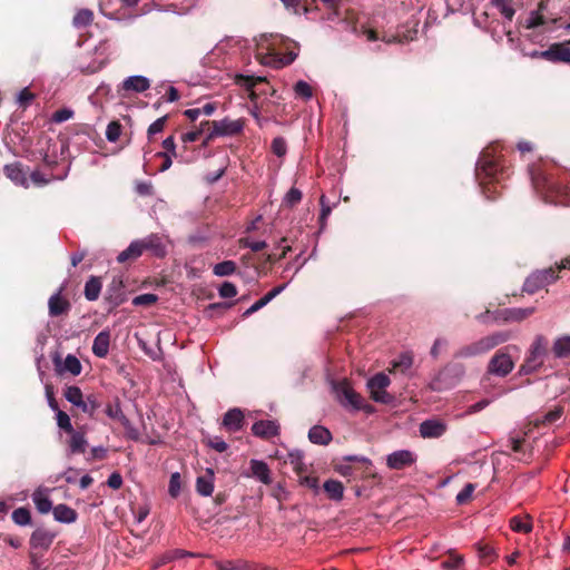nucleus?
Instances as JSON below:
<instances>
[{
	"instance_id": "obj_1",
	"label": "nucleus",
	"mask_w": 570,
	"mask_h": 570,
	"mask_svg": "<svg viewBox=\"0 0 570 570\" xmlns=\"http://www.w3.org/2000/svg\"><path fill=\"white\" fill-rule=\"evenodd\" d=\"M501 158L495 155V147H488L481 154L475 165V178L488 199L494 198L497 185L503 176Z\"/></svg>"
},
{
	"instance_id": "obj_2",
	"label": "nucleus",
	"mask_w": 570,
	"mask_h": 570,
	"mask_svg": "<svg viewBox=\"0 0 570 570\" xmlns=\"http://www.w3.org/2000/svg\"><path fill=\"white\" fill-rule=\"evenodd\" d=\"M529 174L533 189L546 203L570 205L566 199L568 188L560 181L535 166L529 168Z\"/></svg>"
},
{
	"instance_id": "obj_3",
	"label": "nucleus",
	"mask_w": 570,
	"mask_h": 570,
	"mask_svg": "<svg viewBox=\"0 0 570 570\" xmlns=\"http://www.w3.org/2000/svg\"><path fill=\"white\" fill-rule=\"evenodd\" d=\"M511 333L508 331L494 332L490 335L481 337L480 340L461 346L454 353V358H470L488 353L498 345L505 343L510 340Z\"/></svg>"
},
{
	"instance_id": "obj_4",
	"label": "nucleus",
	"mask_w": 570,
	"mask_h": 570,
	"mask_svg": "<svg viewBox=\"0 0 570 570\" xmlns=\"http://www.w3.org/2000/svg\"><path fill=\"white\" fill-rule=\"evenodd\" d=\"M330 384L335 399L344 409L350 411L363 410L367 413L372 412V406L365 403L363 397L354 391L347 380H331Z\"/></svg>"
},
{
	"instance_id": "obj_5",
	"label": "nucleus",
	"mask_w": 570,
	"mask_h": 570,
	"mask_svg": "<svg viewBox=\"0 0 570 570\" xmlns=\"http://www.w3.org/2000/svg\"><path fill=\"white\" fill-rule=\"evenodd\" d=\"M558 279V275L552 267L537 269L532 272L524 281L522 291L528 294H534L539 289L552 284Z\"/></svg>"
},
{
	"instance_id": "obj_6",
	"label": "nucleus",
	"mask_w": 570,
	"mask_h": 570,
	"mask_svg": "<svg viewBox=\"0 0 570 570\" xmlns=\"http://www.w3.org/2000/svg\"><path fill=\"white\" fill-rule=\"evenodd\" d=\"M244 129L243 119L224 118L212 122V130L207 134L206 142L216 137H229L242 132Z\"/></svg>"
},
{
	"instance_id": "obj_7",
	"label": "nucleus",
	"mask_w": 570,
	"mask_h": 570,
	"mask_svg": "<svg viewBox=\"0 0 570 570\" xmlns=\"http://www.w3.org/2000/svg\"><path fill=\"white\" fill-rule=\"evenodd\" d=\"M390 383V377L382 372L375 374L367 381L366 386L375 402L382 404H389L392 402L393 397L385 391Z\"/></svg>"
},
{
	"instance_id": "obj_8",
	"label": "nucleus",
	"mask_w": 570,
	"mask_h": 570,
	"mask_svg": "<svg viewBox=\"0 0 570 570\" xmlns=\"http://www.w3.org/2000/svg\"><path fill=\"white\" fill-rule=\"evenodd\" d=\"M535 307H510L497 309L491 313L492 318L498 323H520L531 316Z\"/></svg>"
},
{
	"instance_id": "obj_9",
	"label": "nucleus",
	"mask_w": 570,
	"mask_h": 570,
	"mask_svg": "<svg viewBox=\"0 0 570 570\" xmlns=\"http://www.w3.org/2000/svg\"><path fill=\"white\" fill-rule=\"evenodd\" d=\"M127 299L122 276H114L107 285L105 301L109 309L116 308Z\"/></svg>"
},
{
	"instance_id": "obj_10",
	"label": "nucleus",
	"mask_w": 570,
	"mask_h": 570,
	"mask_svg": "<svg viewBox=\"0 0 570 570\" xmlns=\"http://www.w3.org/2000/svg\"><path fill=\"white\" fill-rule=\"evenodd\" d=\"M514 367L511 356L504 352H497L489 362L488 371L497 376L504 377L512 372Z\"/></svg>"
},
{
	"instance_id": "obj_11",
	"label": "nucleus",
	"mask_w": 570,
	"mask_h": 570,
	"mask_svg": "<svg viewBox=\"0 0 570 570\" xmlns=\"http://www.w3.org/2000/svg\"><path fill=\"white\" fill-rule=\"evenodd\" d=\"M416 461V454L410 450H397L386 456V465L393 470H401L412 465Z\"/></svg>"
},
{
	"instance_id": "obj_12",
	"label": "nucleus",
	"mask_w": 570,
	"mask_h": 570,
	"mask_svg": "<svg viewBox=\"0 0 570 570\" xmlns=\"http://www.w3.org/2000/svg\"><path fill=\"white\" fill-rule=\"evenodd\" d=\"M3 173L8 179H10L16 186H21L23 188L29 187L28 180V171L20 161H13L11 164H7L3 167Z\"/></svg>"
},
{
	"instance_id": "obj_13",
	"label": "nucleus",
	"mask_w": 570,
	"mask_h": 570,
	"mask_svg": "<svg viewBox=\"0 0 570 570\" xmlns=\"http://www.w3.org/2000/svg\"><path fill=\"white\" fill-rule=\"evenodd\" d=\"M228 43L222 42L216 45L204 58L205 66H212L216 69L227 68L226 55Z\"/></svg>"
},
{
	"instance_id": "obj_14",
	"label": "nucleus",
	"mask_w": 570,
	"mask_h": 570,
	"mask_svg": "<svg viewBox=\"0 0 570 570\" xmlns=\"http://www.w3.org/2000/svg\"><path fill=\"white\" fill-rule=\"evenodd\" d=\"M142 253L145 250L150 252L155 257H165L167 254V247L163 242V238L158 234H150L139 239Z\"/></svg>"
},
{
	"instance_id": "obj_15",
	"label": "nucleus",
	"mask_w": 570,
	"mask_h": 570,
	"mask_svg": "<svg viewBox=\"0 0 570 570\" xmlns=\"http://www.w3.org/2000/svg\"><path fill=\"white\" fill-rule=\"evenodd\" d=\"M150 88V80L149 78L141 76V75H134L129 76L121 82L118 92L125 91V92H144Z\"/></svg>"
},
{
	"instance_id": "obj_16",
	"label": "nucleus",
	"mask_w": 570,
	"mask_h": 570,
	"mask_svg": "<svg viewBox=\"0 0 570 570\" xmlns=\"http://www.w3.org/2000/svg\"><path fill=\"white\" fill-rule=\"evenodd\" d=\"M252 433L261 439H269L279 434V424L276 420H261L253 424Z\"/></svg>"
},
{
	"instance_id": "obj_17",
	"label": "nucleus",
	"mask_w": 570,
	"mask_h": 570,
	"mask_svg": "<svg viewBox=\"0 0 570 570\" xmlns=\"http://www.w3.org/2000/svg\"><path fill=\"white\" fill-rule=\"evenodd\" d=\"M51 490L45 487H38L33 493L31 494L32 502L35 503V507L37 511L41 514H47L55 507H52V501L49 497Z\"/></svg>"
},
{
	"instance_id": "obj_18",
	"label": "nucleus",
	"mask_w": 570,
	"mask_h": 570,
	"mask_svg": "<svg viewBox=\"0 0 570 570\" xmlns=\"http://www.w3.org/2000/svg\"><path fill=\"white\" fill-rule=\"evenodd\" d=\"M542 59L553 63H570V48L562 43H552L547 50H543Z\"/></svg>"
},
{
	"instance_id": "obj_19",
	"label": "nucleus",
	"mask_w": 570,
	"mask_h": 570,
	"mask_svg": "<svg viewBox=\"0 0 570 570\" xmlns=\"http://www.w3.org/2000/svg\"><path fill=\"white\" fill-rule=\"evenodd\" d=\"M244 422V412L239 407H233L224 414L222 424L228 432L235 433L243 429Z\"/></svg>"
},
{
	"instance_id": "obj_20",
	"label": "nucleus",
	"mask_w": 570,
	"mask_h": 570,
	"mask_svg": "<svg viewBox=\"0 0 570 570\" xmlns=\"http://www.w3.org/2000/svg\"><path fill=\"white\" fill-rule=\"evenodd\" d=\"M56 537L55 532L46 529H36L30 537V546L32 549L48 550Z\"/></svg>"
},
{
	"instance_id": "obj_21",
	"label": "nucleus",
	"mask_w": 570,
	"mask_h": 570,
	"mask_svg": "<svg viewBox=\"0 0 570 570\" xmlns=\"http://www.w3.org/2000/svg\"><path fill=\"white\" fill-rule=\"evenodd\" d=\"M420 434L424 439L440 438L446 431V425L439 420H425L420 424Z\"/></svg>"
},
{
	"instance_id": "obj_22",
	"label": "nucleus",
	"mask_w": 570,
	"mask_h": 570,
	"mask_svg": "<svg viewBox=\"0 0 570 570\" xmlns=\"http://www.w3.org/2000/svg\"><path fill=\"white\" fill-rule=\"evenodd\" d=\"M62 287L52 294L48 301L49 315L52 317L60 316L70 308V304L61 296Z\"/></svg>"
},
{
	"instance_id": "obj_23",
	"label": "nucleus",
	"mask_w": 570,
	"mask_h": 570,
	"mask_svg": "<svg viewBox=\"0 0 570 570\" xmlns=\"http://www.w3.org/2000/svg\"><path fill=\"white\" fill-rule=\"evenodd\" d=\"M110 345V332L105 330L99 332L94 338L92 353L99 358H104L108 355Z\"/></svg>"
},
{
	"instance_id": "obj_24",
	"label": "nucleus",
	"mask_w": 570,
	"mask_h": 570,
	"mask_svg": "<svg viewBox=\"0 0 570 570\" xmlns=\"http://www.w3.org/2000/svg\"><path fill=\"white\" fill-rule=\"evenodd\" d=\"M307 436L309 442L317 445H327L333 439L331 431L323 425L312 426Z\"/></svg>"
},
{
	"instance_id": "obj_25",
	"label": "nucleus",
	"mask_w": 570,
	"mask_h": 570,
	"mask_svg": "<svg viewBox=\"0 0 570 570\" xmlns=\"http://www.w3.org/2000/svg\"><path fill=\"white\" fill-rule=\"evenodd\" d=\"M458 382V377H448L445 371L439 372L434 377L431 379L429 387L435 392H442L450 390Z\"/></svg>"
},
{
	"instance_id": "obj_26",
	"label": "nucleus",
	"mask_w": 570,
	"mask_h": 570,
	"mask_svg": "<svg viewBox=\"0 0 570 570\" xmlns=\"http://www.w3.org/2000/svg\"><path fill=\"white\" fill-rule=\"evenodd\" d=\"M53 518L57 522L70 524L77 520L78 513L76 510L65 503L57 504L52 509Z\"/></svg>"
},
{
	"instance_id": "obj_27",
	"label": "nucleus",
	"mask_w": 570,
	"mask_h": 570,
	"mask_svg": "<svg viewBox=\"0 0 570 570\" xmlns=\"http://www.w3.org/2000/svg\"><path fill=\"white\" fill-rule=\"evenodd\" d=\"M196 491L202 497H210L214 491V472L207 469L206 475L198 476L196 480Z\"/></svg>"
},
{
	"instance_id": "obj_28",
	"label": "nucleus",
	"mask_w": 570,
	"mask_h": 570,
	"mask_svg": "<svg viewBox=\"0 0 570 570\" xmlns=\"http://www.w3.org/2000/svg\"><path fill=\"white\" fill-rule=\"evenodd\" d=\"M250 471L254 478L261 481L264 484H271V471L268 465L261 460H252L250 461Z\"/></svg>"
},
{
	"instance_id": "obj_29",
	"label": "nucleus",
	"mask_w": 570,
	"mask_h": 570,
	"mask_svg": "<svg viewBox=\"0 0 570 570\" xmlns=\"http://www.w3.org/2000/svg\"><path fill=\"white\" fill-rule=\"evenodd\" d=\"M296 59V53L291 52L287 57H278L277 55L269 53L262 56L261 63L265 66L273 67L275 69H279L284 66L292 63Z\"/></svg>"
},
{
	"instance_id": "obj_30",
	"label": "nucleus",
	"mask_w": 570,
	"mask_h": 570,
	"mask_svg": "<svg viewBox=\"0 0 570 570\" xmlns=\"http://www.w3.org/2000/svg\"><path fill=\"white\" fill-rule=\"evenodd\" d=\"M141 255L142 249L139 239H135L129 244V246L126 249L118 254L116 259L119 264H124L128 261H135L139 258Z\"/></svg>"
},
{
	"instance_id": "obj_31",
	"label": "nucleus",
	"mask_w": 570,
	"mask_h": 570,
	"mask_svg": "<svg viewBox=\"0 0 570 570\" xmlns=\"http://www.w3.org/2000/svg\"><path fill=\"white\" fill-rule=\"evenodd\" d=\"M552 353L557 358H566L570 356V335H561L557 337L552 345Z\"/></svg>"
},
{
	"instance_id": "obj_32",
	"label": "nucleus",
	"mask_w": 570,
	"mask_h": 570,
	"mask_svg": "<svg viewBox=\"0 0 570 570\" xmlns=\"http://www.w3.org/2000/svg\"><path fill=\"white\" fill-rule=\"evenodd\" d=\"M101 292V282L97 276H90L85 284V297L89 302H95L98 299Z\"/></svg>"
},
{
	"instance_id": "obj_33",
	"label": "nucleus",
	"mask_w": 570,
	"mask_h": 570,
	"mask_svg": "<svg viewBox=\"0 0 570 570\" xmlns=\"http://www.w3.org/2000/svg\"><path fill=\"white\" fill-rule=\"evenodd\" d=\"M70 433V440H69V453L76 454V453H83L87 448V440L85 438V434L73 430V432Z\"/></svg>"
},
{
	"instance_id": "obj_34",
	"label": "nucleus",
	"mask_w": 570,
	"mask_h": 570,
	"mask_svg": "<svg viewBox=\"0 0 570 570\" xmlns=\"http://www.w3.org/2000/svg\"><path fill=\"white\" fill-rule=\"evenodd\" d=\"M529 355L532 356V360L538 358L543 362L544 356L547 355V340L543 335H537L534 337Z\"/></svg>"
},
{
	"instance_id": "obj_35",
	"label": "nucleus",
	"mask_w": 570,
	"mask_h": 570,
	"mask_svg": "<svg viewBox=\"0 0 570 570\" xmlns=\"http://www.w3.org/2000/svg\"><path fill=\"white\" fill-rule=\"evenodd\" d=\"M324 491L330 499L341 501L344 494V487L341 481L331 479L324 482Z\"/></svg>"
},
{
	"instance_id": "obj_36",
	"label": "nucleus",
	"mask_w": 570,
	"mask_h": 570,
	"mask_svg": "<svg viewBox=\"0 0 570 570\" xmlns=\"http://www.w3.org/2000/svg\"><path fill=\"white\" fill-rule=\"evenodd\" d=\"M391 364L393 370L405 374L413 365V355L410 352H404L394 358Z\"/></svg>"
},
{
	"instance_id": "obj_37",
	"label": "nucleus",
	"mask_w": 570,
	"mask_h": 570,
	"mask_svg": "<svg viewBox=\"0 0 570 570\" xmlns=\"http://www.w3.org/2000/svg\"><path fill=\"white\" fill-rule=\"evenodd\" d=\"M65 397L68 402H70L72 405L77 406L78 409H85L86 405L83 404V394L81 390L78 386H68L65 391Z\"/></svg>"
},
{
	"instance_id": "obj_38",
	"label": "nucleus",
	"mask_w": 570,
	"mask_h": 570,
	"mask_svg": "<svg viewBox=\"0 0 570 570\" xmlns=\"http://www.w3.org/2000/svg\"><path fill=\"white\" fill-rule=\"evenodd\" d=\"M184 557H195L194 553L191 552H188L186 550H181V549H176V550H173V551H169V552H166L165 554H163L158 560L157 562L155 563V568H158L160 566H164L173 560H177V559H180V558H184Z\"/></svg>"
},
{
	"instance_id": "obj_39",
	"label": "nucleus",
	"mask_w": 570,
	"mask_h": 570,
	"mask_svg": "<svg viewBox=\"0 0 570 570\" xmlns=\"http://www.w3.org/2000/svg\"><path fill=\"white\" fill-rule=\"evenodd\" d=\"M491 3L509 22L512 21L515 10L510 0H492Z\"/></svg>"
},
{
	"instance_id": "obj_40",
	"label": "nucleus",
	"mask_w": 570,
	"mask_h": 570,
	"mask_svg": "<svg viewBox=\"0 0 570 570\" xmlns=\"http://www.w3.org/2000/svg\"><path fill=\"white\" fill-rule=\"evenodd\" d=\"M11 518L17 525L26 527L31 524L30 510L24 507H20L13 510Z\"/></svg>"
},
{
	"instance_id": "obj_41",
	"label": "nucleus",
	"mask_w": 570,
	"mask_h": 570,
	"mask_svg": "<svg viewBox=\"0 0 570 570\" xmlns=\"http://www.w3.org/2000/svg\"><path fill=\"white\" fill-rule=\"evenodd\" d=\"M510 527L514 532L529 533L532 531V523L529 517H513L510 520Z\"/></svg>"
},
{
	"instance_id": "obj_42",
	"label": "nucleus",
	"mask_w": 570,
	"mask_h": 570,
	"mask_svg": "<svg viewBox=\"0 0 570 570\" xmlns=\"http://www.w3.org/2000/svg\"><path fill=\"white\" fill-rule=\"evenodd\" d=\"M61 370L76 376L81 373L82 366L77 356L68 354L63 361Z\"/></svg>"
},
{
	"instance_id": "obj_43",
	"label": "nucleus",
	"mask_w": 570,
	"mask_h": 570,
	"mask_svg": "<svg viewBox=\"0 0 570 570\" xmlns=\"http://www.w3.org/2000/svg\"><path fill=\"white\" fill-rule=\"evenodd\" d=\"M94 13L89 9H81L77 11V13L73 17L72 24L76 28H82L87 27L92 22Z\"/></svg>"
},
{
	"instance_id": "obj_44",
	"label": "nucleus",
	"mask_w": 570,
	"mask_h": 570,
	"mask_svg": "<svg viewBox=\"0 0 570 570\" xmlns=\"http://www.w3.org/2000/svg\"><path fill=\"white\" fill-rule=\"evenodd\" d=\"M236 271V264L233 261H224L220 263H217L213 267V273L216 276L225 277L234 274Z\"/></svg>"
},
{
	"instance_id": "obj_45",
	"label": "nucleus",
	"mask_w": 570,
	"mask_h": 570,
	"mask_svg": "<svg viewBox=\"0 0 570 570\" xmlns=\"http://www.w3.org/2000/svg\"><path fill=\"white\" fill-rule=\"evenodd\" d=\"M105 413L108 417L119 422L127 417L121 410L120 400L118 397L115 399L114 403L107 404Z\"/></svg>"
},
{
	"instance_id": "obj_46",
	"label": "nucleus",
	"mask_w": 570,
	"mask_h": 570,
	"mask_svg": "<svg viewBox=\"0 0 570 570\" xmlns=\"http://www.w3.org/2000/svg\"><path fill=\"white\" fill-rule=\"evenodd\" d=\"M294 92L297 97H301L306 101L312 99V97H313V91H312L311 86L304 80H298L295 83Z\"/></svg>"
},
{
	"instance_id": "obj_47",
	"label": "nucleus",
	"mask_w": 570,
	"mask_h": 570,
	"mask_svg": "<svg viewBox=\"0 0 570 570\" xmlns=\"http://www.w3.org/2000/svg\"><path fill=\"white\" fill-rule=\"evenodd\" d=\"M543 362L541 360L534 358L532 360V356L528 355L525 358V362L520 367V374H530L533 373L535 370H538Z\"/></svg>"
},
{
	"instance_id": "obj_48",
	"label": "nucleus",
	"mask_w": 570,
	"mask_h": 570,
	"mask_svg": "<svg viewBox=\"0 0 570 570\" xmlns=\"http://www.w3.org/2000/svg\"><path fill=\"white\" fill-rule=\"evenodd\" d=\"M302 191L295 187H292L284 196V204L288 207H293L302 200Z\"/></svg>"
},
{
	"instance_id": "obj_49",
	"label": "nucleus",
	"mask_w": 570,
	"mask_h": 570,
	"mask_svg": "<svg viewBox=\"0 0 570 570\" xmlns=\"http://www.w3.org/2000/svg\"><path fill=\"white\" fill-rule=\"evenodd\" d=\"M474 490H475V484L466 483L464 485V488L456 494V497H455L456 503L460 505L466 503L471 499Z\"/></svg>"
},
{
	"instance_id": "obj_50",
	"label": "nucleus",
	"mask_w": 570,
	"mask_h": 570,
	"mask_svg": "<svg viewBox=\"0 0 570 570\" xmlns=\"http://www.w3.org/2000/svg\"><path fill=\"white\" fill-rule=\"evenodd\" d=\"M181 483L179 472H174L169 479L168 493L173 498H177L180 493Z\"/></svg>"
},
{
	"instance_id": "obj_51",
	"label": "nucleus",
	"mask_w": 570,
	"mask_h": 570,
	"mask_svg": "<svg viewBox=\"0 0 570 570\" xmlns=\"http://www.w3.org/2000/svg\"><path fill=\"white\" fill-rule=\"evenodd\" d=\"M121 134V126L117 121H111L108 124L106 129V139L110 142H115L119 139Z\"/></svg>"
},
{
	"instance_id": "obj_52",
	"label": "nucleus",
	"mask_w": 570,
	"mask_h": 570,
	"mask_svg": "<svg viewBox=\"0 0 570 570\" xmlns=\"http://www.w3.org/2000/svg\"><path fill=\"white\" fill-rule=\"evenodd\" d=\"M56 417H57V424L61 430H63L68 433L73 432L75 429L71 424L69 415L66 412H63L61 410L58 411L56 413Z\"/></svg>"
},
{
	"instance_id": "obj_53",
	"label": "nucleus",
	"mask_w": 570,
	"mask_h": 570,
	"mask_svg": "<svg viewBox=\"0 0 570 570\" xmlns=\"http://www.w3.org/2000/svg\"><path fill=\"white\" fill-rule=\"evenodd\" d=\"M157 299H158L157 295L151 294V293H146V294H141V295L134 297L132 304L135 306H149V305L156 303Z\"/></svg>"
},
{
	"instance_id": "obj_54",
	"label": "nucleus",
	"mask_w": 570,
	"mask_h": 570,
	"mask_svg": "<svg viewBox=\"0 0 570 570\" xmlns=\"http://www.w3.org/2000/svg\"><path fill=\"white\" fill-rule=\"evenodd\" d=\"M121 425L125 429L126 438L131 441H138L140 438V433L137 428L132 425V423L128 420V417L124 419V421L120 422Z\"/></svg>"
},
{
	"instance_id": "obj_55",
	"label": "nucleus",
	"mask_w": 570,
	"mask_h": 570,
	"mask_svg": "<svg viewBox=\"0 0 570 570\" xmlns=\"http://www.w3.org/2000/svg\"><path fill=\"white\" fill-rule=\"evenodd\" d=\"M544 18L539 11H531L528 19L525 20V28L534 29L537 27L544 24Z\"/></svg>"
},
{
	"instance_id": "obj_56",
	"label": "nucleus",
	"mask_w": 570,
	"mask_h": 570,
	"mask_svg": "<svg viewBox=\"0 0 570 570\" xmlns=\"http://www.w3.org/2000/svg\"><path fill=\"white\" fill-rule=\"evenodd\" d=\"M272 150L277 157H283L287 153V144L283 137H276L272 141Z\"/></svg>"
},
{
	"instance_id": "obj_57",
	"label": "nucleus",
	"mask_w": 570,
	"mask_h": 570,
	"mask_svg": "<svg viewBox=\"0 0 570 570\" xmlns=\"http://www.w3.org/2000/svg\"><path fill=\"white\" fill-rule=\"evenodd\" d=\"M219 296L223 298H233L237 295L236 286L230 282H224L218 288Z\"/></svg>"
},
{
	"instance_id": "obj_58",
	"label": "nucleus",
	"mask_w": 570,
	"mask_h": 570,
	"mask_svg": "<svg viewBox=\"0 0 570 570\" xmlns=\"http://www.w3.org/2000/svg\"><path fill=\"white\" fill-rule=\"evenodd\" d=\"M72 116L73 111L71 109L61 108L55 111V114L52 115V120L57 124H61L72 118Z\"/></svg>"
},
{
	"instance_id": "obj_59",
	"label": "nucleus",
	"mask_w": 570,
	"mask_h": 570,
	"mask_svg": "<svg viewBox=\"0 0 570 570\" xmlns=\"http://www.w3.org/2000/svg\"><path fill=\"white\" fill-rule=\"evenodd\" d=\"M30 570H47L42 554L30 552Z\"/></svg>"
},
{
	"instance_id": "obj_60",
	"label": "nucleus",
	"mask_w": 570,
	"mask_h": 570,
	"mask_svg": "<svg viewBox=\"0 0 570 570\" xmlns=\"http://www.w3.org/2000/svg\"><path fill=\"white\" fill-rule=\"evenodd\" d=\"M166 120H167V117L164 116V117H160L158 119H156L154 122H151L148 127V136L151 137L156 134H159L164 130V127H165V124H166Z\"/></svg>"
},
{
	"instance_id": "obj_61",
	"label": "nucleus",
	"mask_w": 570,
	"mask_h": 570,
	"mask_svg": "<svg viewBox=\"0 0 570 570\" xmlns=\"http://www.w3.org/2000/svg\"><path fill=\"white\" fill-rule=\"evenodd\" d=\"M206 125H209V121L202 122L200 127L197 130H191V131L185 132L181 136L183 141L185 144L196 141L199 138V136L202 135L204 126H206Z\"/></svg>"
},
{
	"instance_id": "obj_62",
	"label": "nucleus",
	"mask_w": 570,
	"mask_h": 570,
	"mask_svg": "<svg viewBox=\"0 0 570 570\" xmlns=\"http://www.w3.org/2000/svg\"><path fill=\"white\" fill-rule=\"evenodd\" d=\"M237 81L239 85L246 87L247 89H252L256 82L264 81V78L239 75V76H237Z\"/></svg>"
},
{
	"instance_id": "obj_63",
	"label": "nucleus",
	"mask_w": 570,
	"mask_h": 570,
	"mask_svg": "<svg viewBox=\"0 0 570 570\" xmlns=\"http://www.w3.org/2000/svg\"><path fill=\"white\" fill-rule=\"evenodd\" d=\"M463 562L464 559L462 556H454L453 558L442 562V568L446 570H458L463 564Z\"/></svg>"
},
{
	"instance_id": "obj_64",
	"label": "nucleus",
	"mask_w": 570,
	"mask_h": 570,
	"mask_svg": "<svg viewBox=\"0 0 570 570\" xmlns=\"http://www.w3.org/2000/svg\"><path fill=\"white\" fill-rule=\"evenodd\" d=\"M35 99V95L28 90V88H23L19 91L17 96V102L20 106H27Z\"/></svg>"
}]
</instances>
